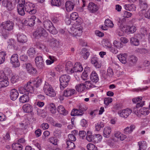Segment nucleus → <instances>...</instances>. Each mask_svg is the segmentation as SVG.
I'll use <instances>...</instances> for the list:
<instances>
[{
  "label": "nucleus",
  "instance_id": "nucleus-14",
  "mask_svg": "<svg viewBox=\"0 0 150 150\" xmlns=\"http://www.w3.org/2000/svg\"><path fill=\"white\" fill-rule=\"evenodd\" d=\"M19 93L17 90L14 88L11 89L10 92V96L11 100H15L18 97Z\"/></svg>",
  "mask_w": 150,
  "mask_h": 150
},
{
  "label": "nucleus",
  "instance_id": "nucleus-42",
  "mask_svg": "<svg viewBox=\"0 0 150 150\" xmlns=\"http://www.w3.org/2000/svg\"><path fill=\"white\" fill-rule=\"evenodd\" d=\"M93 137L92 132L91 131H88L86 133V139L89 142H91L93 139Z\"/></svg>",
  "mask_w": 150,
  "mask_h": 150
},
{
  "label": "nucleus",
  "instance_id": "nucleus-8",
  "mask_svg": "<svg viewBox=\"0 0 150 150\" xmlns=\"http://www.w3.org/2000/svg\"><path fill=\"white\" fill-rule=\"evenodd\" d=\"M72 2L67 1L65 4V6L66 10L67 11H70L72 10L74 8V6L75 4L79 0H72Z\"/></svg>",
  "mask_w": 150,
  "mask_h": 150
},
{
  "label": "nucleus",
  "instance_id": "nucleus-29",
  "mask_svg": "<svg viewBox=\"0 0 150 150\" xmlns=\"http://www.w3.org/2000/svg\"><path fill=\"white\" fill-rule=\"evenodd\" d=\"M66 144L67 146L66 147V149L67 150H71L74 149L75 148V146L72 142L67 140L66 141Z\"/></svg>",
  "mask_w": 150,
  "mask_h": 150
},
{
  "label": "nucleus",
  "instance_id": "nucleus-34",
  "mask_svg": "<svg viewBox=\"0 0 150 150\" xmlns=\"http://www.w3.org/2000/svg\"><path fill=\"white\" fill-rule=\"evenodd\" d=\"M91 62L92 64H93L94 66L96 68H99L101 67L100 64H99L98 62V59L96 57H93L91 59Z\"/></svg>",
  "mask_w": 150,
  "mask_h": 150
},
{
  "label": "nucleus",
  "instance_id": "nucleus-23",
  "mask_svg": "<svg viewBox=\"0 0 150 150\" xmlns=\"http://www.w3.org/2000/svg\"><path fill=\"white\" fill-rule=\"evenodd\" d=\"M70 18L72 20H76V22L79 23H81L80 19L78 18V15L76 12H74L71 13L70 16Z\"/></svg>",
  "mask_w": 150,
  "mask_h": 150
},
{
  "label": "nucleus",
  "instance_id": "nucleus-9",
  "mask_svg": "<svg viewBox=\"0 0 150 150\" xmlns=\"http://www.w3.org/2000/svg\"><path fill=\"white\" fill-rule=\"evenodd\" d=\"M11 62L15 67H18L20 66V63L18 60V56L17 54H13L11 56Z\"/></svg>",
  "mask_w": 150,
  "mask_h": 150
},
{
  "label": "nucleus",
  "instance_id": "nucleus-20",
  "mask_svg": "<svg viewBox=\"0 0 150 150\" xmlns=\"http://www.w3.org/2000/svg\"><path fill=\"white\" fill-rule=\"evenodd\" d=\"M73 69L72 64L71 62L69 61L67 63L66 65L65 70L68 74H70L73 73Z\"/></svg>",
  "mask_w": 150,
  "mask_h": 150
},
{
  "label": "nucleus",
  "instance_id": "nucleus-19",
  "mask_svg": "<svg viewBox=\"0 0 150 150\" xmlns=\"http://www.w3.org/2000/svg\"><path fill=\"white\" fill-rule=\"evenodd\" d=\"M83 70V68L80 63H77L75 64L73 67V73L76 72H81Z\"/></svg>",
  "mask_w": 150,
  "mask_h": 150
},
{
  "label": "nucleus",
  "instance_id": "nucleus-11",
  "mask_svg": "<svg viewBox=\"0 0 150 150\" xmlns=\"http://www.w3.org/2000/svg\"><path fill=\"white\" fill-rule=\"evenodd\" d=\"M2 5L6 7L7 9L11 11L13 9L14 7L12 2L8 0H4L2 2Z\"/></svg>",
  "mask_w": 150,
  "mask_h": 150
},
{
  "label": "nucleus",
  "instance_id": "nucleus-15",
  "mask_svg": "<svg viewBox=\"0 0 150 150\" xmlns=\"http://www.w3.org/2000/svg\"><path fill=\"white\" fill-rule=\"evenodd\" d=\"M25 86L26 92L28 93V94H29V93H32L34 91V88L33 86V85L32 84V81L27 82Z\"/></svg>",
  "mask_w": 150,
  "mask_h": 150
},
{
  "label": "nucleus",
  "instance_id": "nucleus-58",
  "mask_svg": "<svg viewBox=\"0 0 150 150\" xmlns=\"http://www.w3.org/2000/svg\"><path fill=\"white\" fill-rule=\"evenodd\" d=\"M45 111L43 110L38 109L37 112L38 115L41 117H44L45 116Z\"/></svg>",
  "mask_w": 150,
  "mask_h": 150
},
{
  "label": "nucleus",
  "instance_id": "nucleus-32",
  "mask_svg": "<svg viewBox=\"0 0 150 150\" xmlns=\"http://www.w3.org/2000/svg\"><path fill=\"white\" fill-rule=\"evenodd\" d=\"M111 129L110 127H107L104 128L103 131L104 136L106 138H108L111 132Z\"/></svg>",
  "mask_w": 150,
  "mask_h": 150
},
{
  "label": "nucleus",
  "instance_id": "nucleus-45",
  "mask_svg": "<svg viewBox=\"0 0 150 150\" xmlns=\"http://www.w3.org/2000/svg\"><path fill=\"white\" fill-rule=\"evenodd\" d=\"M81 53L83 54V58L86 59H87L90 54L89 52L87 51L86 48H84L82 49Z\"/></svg>",
  "mask_w": 150,
  "mask_h": 150
},
{
  "label": "nucleus",
  "instance_id": "nucleus-12",
  "mask_svg": "<svg viewBox=\"0 0 150 150\" xmlns=\"http://www.w3.org/2000/svg\"><path fill=\"white\" fill-rule=\"evenodd\" d=\"M36 19V17L35 16H32L28 18L25 21V23L27 25L32 27L35 24Z\"/></svg>",
  "mask_w": 150,
  "mask_h": 150
},
{
  "label": "nucleus",
  "instance_id": "nucleus-41",
  "mask_svg": "<svg viewBox=\"0 0 150 150\" xmlns=\"http://www.w3.org/2000/svg\"><path fill=\"white\" fill-rule=\"evenodd\" d=\"M6 53L4 51H2L0 52V64L4 63L5 61V57L6 55Z\"/></svg>",
  "mask_w": 150,
  "mask_h": 150
},
{
  "label": "nucleus",
  "instance_id": "nucleus-63",
  "mask_svg": "<svg viewBox=\"0 0 150 150\" xmlns=\"http://www.w3.org/2000/svg\"><path fill=\"white\" fill-rule=\"evenodd\" d=\"M68 138L69 140L68 141H75L76 140L75 136L72 134H69L68 135Z\"/></svg>",
  "mask_w": 150,
  "mask_h": 150
},
{
  "label": "nucleus",
  "instance_id": "nucleus-21",
  "mask_svg": "<svg viewBox=\"0 0 150 150\" xmlns=\"http://www.w3.org/2000/svg\"><path fill=\"white\" fill-rule=\"evenodd\" d=\"M75 93V91L74 89L67 88L64 91L63 95L65 97H68L72 95Z\"/></svg>",
  "mask_w": 150,
  "mask_h": 150
},
{
  "label": "nucleus",
  "instance_id": "nucleus-30",
  "mask_svg": "<svg viewBox=\"0 0 150 150\" xmlns=\"http://www.w3.org/2000/svg\"><path fill=\"white\" fill-rule=\"evenodd\" d=\"M135 126L131 125L130 127H127L124 130V133L125 134H128L131 133L135 129Z\"/></svg>",
  "mask_w": 150,
  "mask_h": 150
},
{
  "label": "nucleus",
  "instance_id": "nucleus-50",
  "mask_svg": "<svg viewBox=\"0 0 150 150\" xmlns=\"http://www.w3.org/2000/svg\"><path fill=\"white\" fill-rule=\"evenodd\" d=\"M37 68L39 70H43L45 68V66L44 62H40L35 63Z\"/></svg>",
  "mask_w": 150,
  "mask_h": 150
},
{
  "label": "nucleus",
  "instance_id": "nucleus-57",
  "mask_svg": "<svg viewBox=\"0 0 150 150\" xmlns=\"http://www.w3.org/2000/svg\"><path fill=\"white\" fill-rule=\"evenodd\" d=\"M140 7L142 10L139 12V14L141 13H145L146 12V10L147 8V4H144L143 5H140Z\"/></svg>",
  "mask_w": 150,
  "mask_h": 150
},
{
  "label": "nucleus",
  "instance_id": "nucleus-28",
  "mask_svg": "<svg viewBox=\"0 0 150 150\" xmlns=\"http://www.w3.org/2000/svg\"><path fill=\"white\" fill-rule=\"evenodd\" d=\"M90 79L92 81L95 83L97 82L98 81V76L95 71H92L91 74Z\"/></svg>",
  "mask_w": 150,
  "mask_h": 150
},
{
  "label": "nucleus",
  "instance_id": "nucleus-46",
  "mask_svg": "<svg viewBox=\"0 0 150 150\" xmlns=\"http://www.w3.org/2000/svg\"><path fill=\"white\" fill-rule=\"evenodd\" d=\"M50 111L52 114H55L57 112V108L55 105L53 104H50L49 107Z\"/></svg>",
  "mask_w": 150,
  "mask_h": 150
},
{
  "label": "nucleus",
  "instance_id": "nucleus-24",
  "mask_svg": "<svg viewBox=\"0 0 150 150\" xmlns=\"http://www.w3.org/2000/svg\"><path fill=\"white\" fill-rule=\"evenodd\" d=\"M18 40L21 43H25L27 41L26 36L23 34H18L17 35Z\"/></svg>",
  "mask_w": 150,
  "mask_h": 150
},
{
  "label": "nucleus",
  "instance_id": "nucleus-10",
  "mask_svg": "<svg viewBox=\"0 0 150 150\" xmlns=\"http://www.w3.org/2000/svg\"><path fill=\"white\" fill-rule=\"evenodd\" d=\"M132 112V110L131 109L127 108L119 111L118 114L120 117L126 118Z\"/></svg>",
  "mask_w": 150,
  "mask_h": 150
},
{
  "label": "nucleus",
  "instance_id": "nucleus-27",
  "mask_svg": "<svg viewBox=\"0 0 150 150\" xmlns=\"http://www.w3.org/2000/svg\"><path fill=\"white\" fill-rule=\"evenodd\" d=\"M50 45L52 48L58 47L59 46V41L54 38H52L50 40Z\"/></svg>",
  "mask_w": 150,
  "mask_h": 150
},
{
  "label": "nucleus",
  "instance_id": "nucleus-38",
  "mask_svg": "<svg viewBox=\"0 0 150 150\" xmlns=\"http://www.w3.org/2000/svg\"><path fill=\"white\" fill-rule=\"evenodd\" d=\"M12 148L15 150H22V146L19 143H14L12 145Z\"/></svg>",
  "mask_w": 150,
  "mask_h": 150
},
{
  "label": "nucleus",
  "instance_id": "nucleus-39",
  "mask_svg": "<svg viewBox=\"0 0 150 150\" xmlns=\"http://www.w3.org/2000/svg\"><path fill=\"white\" fill-rule=\"evenodd\" d=\"M9 84L8 79L0 81V89L7 87L9 85Z\"/></svg>",
  "mask_w": 150,
  "mask_h": 150
},
{
  "label": "nucleus",
  "instance_id": "nucleus-31",
  "mask_svg": "<svg viewBox=\"0 0 150 150\" xmlns=\"http://www.w3.org/2000/svg\"><path fill=\"white\" fill-rule=\"evenodd\" d=\"M29 100V97L28 94H26L20 97L19 98L20 102L22 103L28 102Z\"/></svg>",
  "mask_w": 150,
  "mask_h": 150
},
{
  "label": "nucleus",
  "instance_id": "nucleus-62",
  "mask_svg": "<svg viewBox=\"0 0 150 150\" xmlns=\"http://www.w3.org/2000/svg\"><path fill=\"white\" fill-rule=\"evenodd\" d=\"M107 74L109 77H112L113 75L114 72L112 69L109 67L107 69Z\"/></svg>",
  "mask_w": 150,
  "mask_h": 150
},
{
  "label": "nucleus",
  "instance_id": "nucleus-17",
  "mask_svg": "<svg viewBox=\"0 0 150 150\" xmlns=\"http://www.w3.org/2000/svg\"><path fill=\"white\" fill-rule=\"evenodd\" d=\"M23 109L24 112L29 113L32 112L33 108L31 105L27 103L23 106Z\"/></svg>",
  "mask_w": 150,
  "mask_h": 150
},
{
  "label": "nucleus",
  "instance_id": "nucleus-49",
  "mask_svg": "<svg viewBox=\"0 0 150 150\" xmlns=\"http://www.w3.org/2000/svg\"><path fill=\"white\" fill-rule=\"evenodd\" d=\"M105 24L108 27L112 28L114 25L112 21L109 19L105 20Z\"/></svg>",
  "mask_w": 150,
  "mask_h": 150
},
{
  "label": "nucleus",
  "instance_id": "nucleus-1",
  "mask_svg": "<svg viewBox=\"0 0 150 150\" xmlns=\"http://www.w3.org/2000/svg\"><path fill=\"white\" fill-rule=\"evenodd\" d=\"M17 1L22 2L25 11L30 14H34L36 13V10L34 4L29 2H25V0H16V3Z\"/></svg>",
  "mask_w": 150,
  "mask_h": 150
},
{
  "label": "nucleus",
  "instance_id": "nucleus-33",
  "mask_svg": "<svg viewBox=\"0 0 150 150\" xmlns=\"http://www.w3.org/2000/svg\"><path fill=\"white\" fill-rule=\"evenodd\" d=\"M139 146V150H145L147 147V144L145 141L139 142L138 143Z\"/></svg>",
  "mask_w": 150,
  "mask_h": 150
},
{
  "label": "nucleus",
  "instance_id": "nucleus-25",
  "mask_svg": "<svg viewBox=\"0 0 150 150\" xmlns=\"http://www.w3.org/2000/svg\"><path fill=\"white\" fill-rule=\"evenodd\" d=\"M138 59L135 56L133 55L130 56L129 58V62L130 65L133 66L137 63Z\"/></svg>",
  "mask_w": 150,
  "mask_h": 150
},
{
  "label": "nucleus",
  "instance_id": "nucleus-7",
  "mask_svg": "<svg viewBox=\"0 0 150 150\" xmlns=\"http://www.w3.org/2000/svg\"><path fill=\"white\" fill-rule=\"evenodd\" d=\"M14 23L11 21H7L2 23L3 28L8 31H11L13 29Z\"/></svg>",
  "mask_w": 150,
  "mask_h": 150
},
{
  "label": "nucleus",
  "instance_id": "nucleus-47",
  "mask_svg": "<svg viewBox=\"0 0 150 150\" xmlns=\"http://www.w3.org/2000/svg\"><path fill=\"white\" fill-rule=\"evenodd\" d=\"M51 3L53 5L59 6L61 5L62 0H52Z\"/></svg>",
  "mask_w": 150,
  "mask_h": 150
},
{
  "label": "nucleus",
  "instance_id": "nucleus-36",
  "mask_svg": "<svg viewBox=\"0 0 150 150\" xmlns=\"http://www.w3.org/2000/svg\"><path fill=\"white\" fill-rule=\"evenodd\" d=\"M139 116H141V115H148L149 113V112L148 110V108H142L140 109L139 110Z\"/></svg>",
  "mask_w": 150,
  "mask_h": 150
},
{
  "label": "nucleus",
  "instance_id": "nucleus-56",
  "mask_svg": "<svg viewBox=\"0 0 150 150\" xmlns=\"http://www.w3.org/2000/svg\"><path fill=\"white\" fill-rule=\"evenodd\" d=\"M19 77L18 75H15L12 77L11 79V81L13 83H14L18 81Z\"/></svg>",
  "mask_w": 150,
  "mask_h": 150
},
{
  "label": "nucleus",
  "instance_id": "nucleus-2",
  "mask_svg": "<svg viewBox=\"0 0 150 150\" xmlns=\"http://www.w3.org/2000/svg\"><path fill=\"white\" fill-rule=\"evenodd\" d=\"M43 90L46 94L50 96L54 97L56 92L52 86L47 82H45L43 87Z\"/></svg>",
  "mask_w": 150,
  "mask_h": 150
},
{
  "label": "nucleus",
  "instance_id": "nucleus-55",
  "mask_svg": "<svg viewBox=\"0 0 150 150\" xmlns=\"http://www.w3.org/2000/svg\"><path fill=\"white\" fill-rule=\"evenodd\" d=\"M100 75L102 79H106L109 77L108 76L106 73V71L104 70H102L100 71Z\"/></svg>",
  "mask_w": 150,
  "mask_h": 150
},
{
  "label": "nucleus",
  "instance_id": "nucleus-53",
  "mask_svg": "<svg viewBox=\"0 0 150 150\" xmlns=\"http://www.w3.org/2000/svg\"><path fill=\"white\" fill-rule=\"evenodd\" d=\"M47 30H48L50 33L54 35L56 34L57 33V31L56 30L55 27L53 26V25L47 29Z\"/></svg>",
  "mask_w": 150,
  "mask_h": 150
},
{
  "label": "nucleus",
  "instance_id": "nucleus-40",
  "mask_svg": "<svg viewBox=\"0 0 150 150\" xmlns=\"http://www.w3.org/2000/svg\"><path fill=\"white\" fill-rule=\"evenodd\" d=\"M86 86L83 83H81L76 86V90L79 92H81L85 89Z\"/></svg>",
  "mask_w": 150,
  "mask_h": 150
},
{
  "label": "nucleus",
  "instance_id": "nucleus-3",
  "mask_svg": "<svg viewBox=\"0 0 150 150\" xmlns=\"http://www.w3.org/2000/svg\"><path fill=\"white\" fill-rule=\"evenodd\" d=\"M70 80V77L69 75L64 74L62 75L59 78L60 88L63 89L66 87L68 85Z\"/></svg>",
  "mask_w": 150,
  "mask_h": 150
},
{
  "label": "nucleus",
  "instance_id": "nucleus-60",
  "mask_svg": "<svg viewBox=\"0 0 150 150\" xmlns=\"http://www.w3.org/2000/svg\"><path fill=\"white\" fill-rule=\"evenodd\" d=\"M18 90L20 93L24 94H28V93L26 92L25 86L24 87H20L18 88Z\"/></svg>",
  "mask_w": 150,
  "mask_h": 150
},
{
  "label": "nucleus",
  "instance_id": "nucleus-16",
  "mask_svg": "<svg viewBox=\"0 0 150 150\" xmlns=\"http://www.w3.org/2000/svg\"><path fill=\"white\" fill-rule=\"evenodd\" d=\"M144 104V102H142L138 103H137L136 106L133 108V112L135 113L138 116H139V108L141 107H142Z\"/></svg>",
  "mask_w": 150,
  "mask_h": 150
},
{
  "label": "nucleus",
  "instance_id": "nucleus-37",
  "mask_svg": "<svg viewBox=\"0 0 150 150\" xmlns=\"http://www.w3.org/2000/svg\"><path fill=\"white\" fill-rule=\"evenodd\" d=\"M35 49L33 48H30L28 51V55L31 58H33L36 53Z\"/></svg>",
  "mask_w": 150,
  "mask_h": 150
},
{
  "label": "nucleus",
  "instance_id": "nucleus-43",
  "mask_svg": "<svg viewBox=\"0 0 150 150\" xmlns=\"http://www.w3.org/2000/svg\"><path fill=\"white\" fill-rule=\"evenodd\" d=\"M52 25V23L49 20L45 21L43 23V25L44 27L47 30Z\"/></svg>",
  "mask_w": 150,
  "mask_h": 150
},
{
  "label": "nucleus",
  "instance_id": "nucleus-51",
  "mask_svg": "<svg viewBox=\"0 0 150 150\" xmlns=\"http://www.w3.org/2000/svg\"><path fill=\"white\" fill-rule=\"evenodd\" d=\"M104 123L102 122H98L97 124L96 125V130L99 131L100 130L101 128H103L104 127Z\"/></svg>",
  "mask_w": 150,
  "mask_h": 150
},
{
  "label": "nucleus",
  "instance_id": "nucleus-48",
  "mask_svg": "<svg viewBox=\"0 0 150 150\" xmlns=\"http://www.w3.org/2000/svg\"><path fill=\"white\" fill-rule=\"evenodd\" d=\"M42 81V79H38L37 81H32V84H33V85H34V86L36 88H38L40 85Z\"/></svg>",
  "mask_w": 150,
  "mask_h": 150
},
{
  "label": "nucleus",
  "instance_id": "nucleus-64",
  "mask_svg": "<svg viewBox=\"0 0 150 150\" xmlns=\"http://www.w3.org/2000/svg\"><path fill=\"white\" fill-rule=\"evenodd\" d=\"M112 101V99L111 98H105L104 100V103L106 105H108Z\"/></svg>",
  "mask_w": 150,
  "mask_h": 150
},
{
  "label": "nucleus",
  "instance_id": "nucleus-59",
  "mask_svg": "<svg viewBox=\"0 0 150 150\" xmlns=\"http://www.w3.org/2000/svg\"><path fill=\"white\" fill-rule=\"evenodd\" d=\"M3 72L7 76L9 75L12 72L10 69L8 67L5 68L4 70V71Z\"/></svg>",
  "mask_w": 150,
  "mask_h": 150
},
{
  "label": "nucleus",
  "instance_id": "nucleus-6",
  "mask_svg": "<svg viewBox=\"0 0 150 150\" xmlns=\"http://www.w3.org/2000/svg\"><path fill=\"white\" fill-rule=\"evenodd\" d=\"M25 69L27 72L30 75L35 76L38 73L36 68L33 66L30 63H25L24 64Z\"/></svg>",
  "mask_w": 150,
  "mask_h": 150
},
{
  "label": "nucleus",
  "instance_id": "nucleus-4",
  "mask_svg": "<svg viewBox=\"0 0 150 150\" xmlns=\"http://www.w3.org/2000/svg\"><path fill=\"white\" fill-rule=\"evenodd\" d=\"M87 108L83 105L80 104L78 106V109H74L71 112V114L72 116H81L83 114V112L86 111Z\"/></svg>",
  "mask_w": 150,
  "mask_h": 150
},
{
  "label": "nucleus",
  "instance_id": "nucleus-54",
  "mask_svg": "<svg viewBox=\"0 0 150 150\" xmlns=\"http://www.w3.org/2000/svg\"><path fill=\"white\" fill-rule=\"evenodd\" d=\"M87 148L88 150H98L96 147L93 144L91 143L87 144Z\"/></svg>",
  "mask_w": 150,
  "mask_h": 150
},
{
  "label": "nucleus",
  "instance_id": "nucleus-5",
  "mask_svg": "<svg viewBox=\"0 0 150 150\" xmlns=\"http://www.w3.org/2000/svg\"><path fill=\"white\" fill-rule=\"evenodd\" d=\"M48 35L47 31L42 27L38 28L33 33V36L36 38L46 37Z\"/></svg>",
  "mask_w": 150,
  "mask_h": 150
},
{
  "label": "nucleus",
  "instance_id": "nucleus-52",
  "mask_svg": "<svg viewBox=\"0 0 150 150\" xmlns=\"http://www.w3.org/2000/svg\"><path fill=\"white\" fill-rule=\"evenodd\" d=\"M49 142L51 143L52 144L54 145H56L57 144V142L58 139L56 137H52L49 139Z\"/></svg>",
  "mask_w": 150,
  "mask_h": 150
},
{
  "label": "nucleus",
  "instance_id": "nucleus-35",
  "mask_svg": "<svg viewBox=\"0 0 150 150\" xmlns=\"http://www.w3.org/2000/svg\"><path fill=\"white\" fill-rule=\"evenodd\" d=\"M72 29L73 30L74 32L73 33L74 35L79 36L81 35L82 32L81 28H73Z\"/></svg>",
  "mask_w": 150,
  "mask_h": 150
},
{
  "label": "nucleus",
  "instance_id": "nucleus-13",
  "mask_svg": "<svg viewBox=\"0 0 150 150\" xmlns=\"http://www.w3.org/2000/svg\"><path fill=\"white\" fill-rule=\"evenodd\" d=\"M18 5L17 11L18 13L21 16H24L25 14V12L24 11V7L21 2L17 1Z\"/></svg>",
  "mask_w": 150,
  "mask_h": 150
},
{
  "label": "nucleus",
  "instance_id": "nucleus-26",
  "mask_svg": "<svg viewBox=\"0 0 150 150\" xmlns=\"http://www.w3.org/2000/svg\"><path fill=\"white\" fill-rule=\"evenodd\" d=\"M57 110L60 114L64 115H66L68 113V111L66 110L62 105L59 106L57 108Z\"/></svg>",
  "mask_w": 150,
  "mask_h": 150
},
{
  "label": "nucleus",
  "instance_id": "nucleus-22",
  "mask_svg": "<svg viewBox=\"0 0 150 150\" xmlns=\"http://www.w3.org/2000/svg\"><path fill=\"white\" fill-rule=\"evenodd\" d=\"M127 57L126 54H121L117 56V58L122 63L125 64L127 62Z\"/></svg>",
  "mask_w": 150,
  "mask_h": 150
},
{
  "label": "nucleus",
  "instance_id": "nucleus-44",
  "mask_svg": "<svg viewBox=\"0 0 150 150\" xmlns=\"http://www.w3.org/2000/svg\"><path fill=\"white\" fill-rule=\"evenodd\" d=\"M130 42L132 45L134 46H138L139 44V40L135 38H131L130 39Z\"/></svg>",
  "mask_w": 150,
  "mask_h": 150
},
{
  "label": "nucleus",
  "instance_id": "nucleus-18",
  "mask_svg": "<svg viewBox=\"0 0 150 150\" xmlns=\"http://www.w3.org/2000/svg\"><path fill=\"white\" fill-rule=\"evenodd\" d=\"M88 9L90 12H96L98 9V6L93 2H90L89 4Z\"/></svg>",
  "mask_w": 150,
  "mask_h": 150
},
{
  "label": "nucleus",
  "instance_id": "nucleus-61",
  "mask_svg": "<svg viewBox=\"0 0 150 150\" xmlns=\"http://www.w3.org/2000/svg\"><path fill=\"white\" fill-rule=\"evenodd\" d=\"M127 28L129 30L128 32L132 33L135 32L137 30L136 27L134 26H132L131 27L128 26Z\"/></svg>",
  "mask_w": 150,
  "mask_h": 150
}]
</instances>
